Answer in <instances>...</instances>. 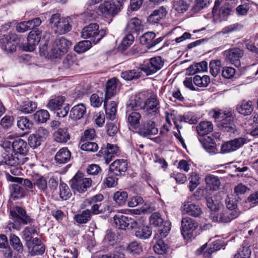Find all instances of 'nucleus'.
Masks as SVG:
<instances>
[{"mask_svg":"<svg viewBox=\"0 0 258 258\" xmlns=\"http://www.w3.org/2000/svg\"><path fill=\"white\" fill-rule=\"evenodd\" d=\"M69 18H61L59 14H53L49 19L51 28L56 34H64L72 29Z\"/></svg>","mask_w":258,"mask_h":258,"instance_id":"nucleus-1","label":"nucleus"},{"mask_svg":"<svg viewBox=\"0 0 258 258\" xmlns=\"http://www.w3.org/2000/svg\"><path fill=\"white\" fill-rule=\"evenodd\" d=\"M91 178L84 177L82 172H78L70 181V185L72 189L79 193L85 192L92 185Z\"/></svg>","mask_w":258,"mask_h":258,"instance_id":"nucleus-2","label":"nucleus"},{"mask_svg":"<svg viewBox=\"0 0 258 258\" xmlns=\"http://www.w3.org/2000/svg\"><path fill=\"white\" fill-rule=\"evenodd\" d=\"M72 42L63 37L55 39L52 44L50 56L55 58H60L68 51Z\"/></svg>","mask_w":258,"mask_h":258,"instance_id":"nucleus-3","label":"nucleus"},{"mask_svg":"<svg viewBox=\"0 0 258 258\" xmlns=\"http://www.w3.org/2000/svg\"><path fill=\"white\" fill-rule=\"evenodd\" d=\"M105 35L103 29L99 30V25L92 23L84 27L81 32L82 37L85 39L90 38L94 43H98Z\"/></svg>","mask_w":258,"mask_h":258,"instance_id":"nucleus-4","label":"nucleus"},{"mask_svg":"<svg viewBox=\"0 0 258 258\" xmlns=\"http://www.w3.org/2000/svg\"><path fill=\"white\" fill-rule=\"evenodd\" d=\"M112 225L115 227L125 230L126 228L133 229L136 228L140 222L137 220V217H129L124 215H115L112 221Z\"/></svg>","mask_w":258,"mask_h":258,"instance_id":"nucleus-5","label":"nucleus"},{"mask_svg":"<svg viewBox=\"0 0 258 258\" xmlns=\"http://www.w3.org/2000/svg\"><path fill=\"white\" fill-rule=\"evenodd\" d=\"M239 215L238 210H224L220 213L212 212L210 215V218L215 222L228 223L232 219L237 218Z\"/></svg>","mask_w":258,"mask_h":258,"instance_id":"nucleus-6","label":"nucleus"},{"mask_svg":"<svg viewBox=\"0 0 258 258\" xmlns=\"http://www.w3.org/2000/svg\"><path fill=\"white\" fill-rule=\"evenodd\" d=\"M249 140L245 137L235 138L224 143L221 146V152L223 153L235 151L247 144Z\"/></svg>","mask_w":258,"mask_h":258,"instance_id":"nucleus-7","label":"nucleus"},{"mask_svg":"<svg viewBox=\"0 0 258 258\" xmlns=\"http://www.w3.org/2000/svg\"><path fill=\"white\" fill-rule=\"evenodd\" d=\"M198 223L189 217H184L181 221V232L184 239H189L194 236V232L198 228Z\"/></svg>","mask_w":258,"mask_h":258,"instance_id":"nucleus-8","label":"nucleus"},{"mask_svg":"<svg viewBox=\"0 0 258 258\" xmlns=\"http://www.w3.org/2000/svg\"><path fill=\"white\" fill-rule=\"evenodd\" d=\"M19 42L20 38L15 34L5 35L0 38V45L2 48L8 52L15 51L16 49V44Z\"/></svg>","mask_w":258,"mask_h":258,"instance_id":"nucleus-9","label":"nucleus"},{"mask_svg":"<svg viewBox=\"0 0 258 258\" xmlns=\"http://www.w3.org/2000/svg\"><path fill=\"white\" fill-rule=\"evenodd\" d=\"M49 135L48 131L43 127H39L35 133L30 135L28 138L29 145L35 149L40 146L42 142Z\"/></svg>","mask_w":258,"mask_h":258,"instance_id":"nucleus-10","label":"nucleus"},{"mask_svg":"<svg viewBox=\"0 0 258 258\" xmlns=\"http://www.w3.org/2000/svg\"><path fill=\"white\" fill-rule=\"evenodd\" d=\"M41 37V31L37 29L31 31L27 37V43L21 44V47L25 51H33L36 45L40 42Z\"/></svg>","mask_w":258,"mask_h":258,"instance_id":"nucleus-11","label":"nucleus"},{"mask_svg":"<svg viewBox=\"0 0 258 258\" xmlns=\"http://www.w3.org/2000/svg\"><path fill=\"white\" fill-rule=\"evenodd\" d=\"M170 229V228L168 227H167L164 230L159 229L158 233L155 234V238L158 240L154 246V249L156 253L159 254H163L166 252L167 245L162 240V238L167 236Z\"/></svg>","mask_w":258,"mask_h":258,"instance_id":"nucleus-12","label":"nucleus"},{"mask_svg":"<svg viewBox=\"0 0 258 258\" xmlns=\"http://www.w3.org/2000/svg\"><path fill=\"white\" fill-rule=\"evenodd\" d=\"M100 153L103 155L105 162L107 164L113 158L119 155L120 151L116 145L107 143L105 147L101 148Z\"/></svg>","mask_w":258,"mask_h":258,"instance_id":"nucleus-13","label":"nucleus"},{"mask_svg":"<svg viewBox=\"0 0 258 258\" xmlns=\"http://www.w3.org/2000/svg\"><path fill=\"white\" fill-rule=\"evenodd\" d=\"M164 64L161 57H154L150 59L149 62L147 63L142 68V70L147 75H152L160 70Z\"/></svg>","mask_w":258,"mask_h":258,"instance_id":"nucleus-14","label":"nucleus"},{"mask_svg":"<svg viewBox=\"0 0 258 258\" xmlns=\"http://www.w3.org/2000/svg\"><path fill=\"white\" fill-rule=\"evenodd\" d=\"M11 216L15 218L20 224H28L32 222V219L27 214L24 209L17 206L10 211Z\"/></svg>","mask_w":258,"mask_h":258,"instance_id":"nucleus-15","label":"nucleus"},{"mask_svg":"<svg viewBox=\"0 0 258 258\" xmlns=\"http://www.w3.org/2000/svg\"><path fill=\"white\" fill-rule=\"evenodd\" d=\"M14 153L19 157H25L29 151L27 143L22 139L15 140L12 144Z\"/></svg>","mask_w":258,"mask_h":258,"instance_id":"nucleus-16","label":"nucleus"},{"mask_svg":"<svg viewBox=\"0 0 258 258\" xmlns=\"http://www.w3.org/2000/svg\"><path fill=\"white\" fill-rule=\"evenodd\" d=\"M227 61L231 64L238 67L240 65L239 59L243 55V50L238 48H233L224 52Z\"/></svg>","mask_w":258,"mask_h":258,"instance_id":"nucleus-17","label":"nucleus"},{"mask_svg":"<svg viewBox=\"0 0 258 258\" xmlns=\"http://www.w3.org/2000/svg\"><path fill=\"white\" fill-rule=\"evenodd\" d=\"M28 159V158L19 157L15 154L10 155L4 153L1 163L10 166H16L24 164Z\"/></svg>","mask_w":258,"mask_h":258,"instance_id":"nucleus-18","label":"nucleus"},{"mask_svg":"<svg viewBox=\"0 0 258 258\" xmlns=\"http://www.w3.org/2000/svg\"><path fill=\"white\" fill-rule=\"evenodd\" d=\"M26 245L31 255H41L44 252L45 247L38 238H33V241L29 242Z\"/></svg>","mask_w":258,"mask_h":258,"instance_id":"nucleus-19","label":"nucleus"},{"mask_svg":"<svg viewBox=\"0 0 258 258\" xmlns=\"http://www.w3.org/2000/svg\"><path fill=\"white\" fill-rule=\"evenodd\" d=\"M117 7L109 2H104L98 7V12L99 15L106 17L117 14L119 11Z\"/></svg>","mask_w":258,"mask_h":258,"instance_id":"nucleus-20","label":"nucleus"},{"mask_svg":"<svg viewBox=\"0 0 258 258\" xmlns=\"http://www.w3.org/2000/svg\"><path fill=\"white\" fill-rule=\"evenodd\" d=\"M127 168V164L124 159H117L111 164L109 166L110 174L116 176L119 175L122 172H124Z\"/></svg>","mask_w":258,"mask_h":258,"instance_id":"nucleus-21","label":"nucleus"},{"mask_svg":"<svg viewBox=\"0 0 258 258\" xmlns=\"http://www.w3.org/2000/svg\"><path fill=\"white\" fill-rule=\"evenodd\" d=\"M140 133L144 137L156 135L158 130L156 127L155 123L152 120L144 122L141 126Z\"/></svg>","mask_w":258,"mask_h":258,"instance_id":"nucleus-22","label":"nucleus"},{"mask_svg":"<svg viewBox=\"0 0 258 258\" xmlns=\"http://www.w3.org/2000/svg\"><path fill=\"white\" fill-rule=\"evenodd\" d=\"M182 211L192 217H199L202 213L201 207L190 202H184L181 207Z\"/></svg>","mask_w":258,"mask_h":258,"instance_id":"nucleus-23","label":"nucleus"},{"mask_svg":"<svg viewBox=\"0 0 258 258\" xmlns=\"http://www.w3.org/2000/svg\"><path fill=\"white\" fill-rule=\"evenodd\" d=\"M137 220L140 222V224L134 228L136 229V236L143 239L149 238L152 234V230L148 226L144 225L143 221L141 219L137 218Z\"/></svg>","mask_w":258,"mask_h":258,"instance_id":"nucleus-24","label":"nucleus"},{"mask_svg":"<svg viewBox=\"0 0 258 258\" xmlns=\"http://www.w3.org/2000/svg\"><path fill=\"white\" fill-rule=\"evenodd\" d=\"M143 29L142 21L138 18L134 17L130 19L126 24V31L129 33H139Z\"/></svg>","mask_w":258,"mask_h":258,"instance_id":"nucleus-25","label":"nucleus"},{"mask_svg":"<svg viewBox=\"0 0 258 258\" xmlns=\"http://www.w3.org/2000/svg\"><path fill=\"white\" fill-rule=\"evenodd\" d=\"M167 13V10L164 7H160L158 9L154 10L148 17V22L150 24H156L164 18Z\"/></svg>","mask_w":258,"mask_h":258,"instance_id":"nucleus-26","label":"nucleus"},{"mask_svg":"<svg viewBox=\"0 0 258 258\" xmlns=\"http://www.w3.org/2000/svg\"><path fill=\"white\" fill-rule=\"evenodd\" d=\"M208 207L212 212H217L222 207L221 198L217 195L207 196L206 197Z\"/></svg>","mask_w":258,"mask_h":258,"instance_id":"nucleus-27","label":"nucleus"},{"mask_svg":"<svg viewBox=\"0 0 258 258\" xmlns=\"http://www.w3.org/2000/svg\"><path fill=\"white\" fill-rule=\"evenodd\" d=\"M174 123L177 128H181V126H180L179 123L182 121L188 122L190 124H195L198 121V118L193 115L191 113H188L183 116L178 115L175 118H172Z\"/></svg>","mask_w":258,"mask_h":258,"instance_id":"nucleus-28","label":"nucleus"},{"mask_svg":"<svg viewBox=\"0 0 258 258\" xmlns=\"http://www.w3.org/2000/svg\"><path fill=\"white\" fill-rule=\"evenodd\" d=\"M86 111L85 105L79 104L74 106L70 111V117L74 120H77L82 118Z\"/></svg>","mask_w":258,"mask_h":258,"instance_id":"nucleus-29","label":"nucleus"},{"mask_svg":"<svg viewBox=\"0 0 258 258\" xmlns=\"http://www.w3.org/2000/svg\"><path fill=\"white\" fill-rule=\"evenodd\" d=\"M206 187L211 190H217L221 184L220 180L218 177L209 174L205 177Z\"/></svg>","mask_w":258,"mask_h":258,"instance_id":"nucleus-30","label":"nucleus"},{"mask_svg":"<svg viewBox=\"0 0 258 258\" xmlns=\"http://www.w3.org/2000/svg\"><path fill=\"white\" fill-rule=\"evenodd\" d=\"M160 108V104L156 97L149 98L144 105V109L149 113H156Z\"/></svg>","mask_w":258,"mask_h":258,"instance_id":"nucleus-31","label":"nucleus"},{"mask_svg":"<svg viewBox=\"0 0 258 258\" xmlns=\"http://www.w3.org/2000/svg\"><path fill=\"white\" fill-rule=\"evenodd\" d=\"M71 152L67 149L63 148L60 149L55 156V160L57 163L64 164L70 160Z\"/></svg>","mask_w":258,"mask_h":258,"instance_id":"nucleus-32","label":"nucleus"},{"mask_svg":"<svg viewBox=\"0 0 258 258\" xmlns=\"http://www.w3.org/2000/svg\"><path fill=\"white\" fill-rule=\"evenodd\" d=\"M117 80L113 78L108 80L106 84L105 100L110 99L116 93Z\"/></svg>","mask_w":258,"mask_h":258,"instance_id":"nucleus-33","label":"nucleus"},{"mask_svg":"<svg viewBox=\"0 0 258 258\" xmlns=\"http://www.w3.org/2000/svg\"><path fill=\"white\" fill-rule=\"evenodd\" d=\"M156 35L152 32L145 33L144 35L140 37V41L141 44L146 45L147 47L150 48L156 44V41L154 38Z\"/></svg>","mask_w":258,"mask_h":258,"instance_id":"nucleus-34","label":"nucleus"},{"mask_svg":"<svg viewBox=\"0 0 258 258\" xmlns=\"http://www.w3.org/2000/svg\"><path fill=\"white\" fill-rule=\"evenodd\" d=\"M196 129L199 135L204 136L213 131V125L210 121H203L199 124Z\"/></svg>","mask_w":258,"mask_h":258,"instance_id":"nucleus-35","label":"nucleus"},{"mask_svg":"<svg viewBox=\"0 0 258 258\" xmlns=\"http://www.w3.org/2000/svg\"><path fill=\"white\" fill-rule=\"evenodd\" d=\"M65 100L66 98L64 97L58 96L49 100L46 106L50 110L55 111L57 109L63 105Z\"/></svg>","mask_w":258,"mask_h":258,"instance_id":"nucleus-36","label":"nucleus"},{"mask_svg":"<svg viewBox=\"0 0 258 258\" xmlns=\"http://www.w3.org/2000/svg\"><path fill=\"white\" fill-rule=\"evenodd\" d=\"M107 100H105L104 106L105 109V112L107 118L111 120L115 118L116 113V103L115 101H111L109 104L107 103Z\"/></svg>","mask_w":258,"mask_h":258,"instance_id":"nucleus-37","label":"nucleus"},{"mask_svg":"<svg viewBox=\"0 0 258 258\" xmlns=\"http://www.w3.org/2000/svg\"><path fill=\"white\" fill-rule=\"evenodd\" d=\"M236 110L239 113L242 115H248L253 111L252 103L250 101H243L237 105Z\"/></svg>","mask_w":258,"mask_h":258,"instance_id":"nucleus-38","label":"nucleus"},{"mask_svg":"<svg viewBox=\"0 0 258 258\" xmlns=\"http://www.w3.org/2000/svg\"><path fill=\"white\" fill-rule=\"evenodd\" d=\"M142 71V68L126 71L121 73V77L126 81L137 79L141 77Z\"/></svg>","mask_w":258,"mask_h":258,"instance_id":"nucleus-39","label":"nucleus"},{"mask_svg":"<svg viewBox=\"0 0 258 258\" xmlns=\"http://www.w3.org/2000/svg\"><path fill=\"white\" fill-rule=\"evenodd\" d=\"M199 141L203 148L209 153H214L216 150L215 144L210 137H201Z\"/></svg>","mask_w":258,"mask_h":258,"instance_id":"nucleus-40","label":"nucleus"},{"mask_svg":"<svg viewBox=\"0 0 258 258\" xmlns=\"http://www.w3.org/2000/svg\"><path fill=\"white\" fill-rule=\"evenodd\" d=\"M33 184L34 187H37L41 192L46 193L48 190L47 179L42 176H39L34 178Z\"/></svg>","mask_w":258,"mask_h":258,"instance_id":"nucleus-41","label":"nucleus"},{"mask_svg":"<svg viewBox=\"0 0 258 258\" xmlns=\"http://www.w3.org/2000/svg\"><path fill=\"white\" fill-rule=\"evenodd\" d=\"M54 140L59 143H66L70 139V135L67 128H59L54 133Z\"/></svg>","mask_w":258,"mask_h":258,"instance_id":"nucleus-42","label":"nucleus"},{"mask_svg":"<svg viewBox=\"0 0 258 258\" xmlns=\"http://www.w3.org/2000/svg\"><path fill=\"white\" fill-rule=\"evenodd\" d=\"M252 5H255V4L251 1L247 0L244 2L242 4L236 7V14L239 16H246Z\"/></svg>","mask_w":258,"mask_h":258,"instance_id":"nucleus-43","label":"nucleus"},{"mask_svg":"<svg viewBox=\"0 0 258 258\" xmlns=\"http://www.w3.org/2000/svg\"><path fill=\"white\" fill-rule=\"evenodd\" d=\"M11 196L14 200L22 198L25 196L24 190L19 184H13L11 186Z\"/></svg>","mask_w":258,"mask_h":258,"instance_id":"nucleus-44","label":"nucleus"},{"mask_svg":"<svg viewBox=\"0 0 258 258\" xmlns=\"http://www.w3.org/2000/svg\"><path fill=\"white\" fill-rule=\"evenodd\" d=\"M38 234V232L35 227L33 226L25 227L23 231V239L26 241V245L29 242L33 241V235Z\"/></svg>","mask_w":258,"mask_h":258,"instance_id":"nucleus-45","label":"nucleus"},{"mask_svg":"<svg viewBox=\"0 0 258 258\" xmlns=\"http://www.w3.org/2000/svg\"><path fill=\"white\" fill-rule=\"evenodd\" d=\"M91 217V212L89 209L83 211L81 213L76 215L74 219L79 224L87 223Z\"/></svg>","mask_w":258,"mask_h":258,"instance_id":"nucleus-46","label":"nucleus"},{"mask_svg":"<svg viewBox=\"0 0 258 258\" xmlns=\"http://www.w3.org/2000/svg\"><path fill=\"white\" fill-rule=\"evenodd\" d=\"M77 65L75 57L70 54H68L62 61L63 69L66 70L76 69Z\"/></svg>","mask_w":258,"mask_h":258,"instance_id":"nucleus-47","label":"nucleus"},{"mask_svg":"<svg viewBox=\"0 0 258 258\" xmlns=\"http://www.w3.org/2000/svg\"><path fill=\"white\" fill-rule=\"evenodd\" d=\"M33 116L34 120L38 123L45 122L49 118V112L44 109L38 110Z\"/></svg>","mask_w":258,"mask_h":258,"instance_id":"nucleus-48","label":"nucleus"},{"mask_svg":"<svg viewBox=\"0 0 258 258\" xmlns=\"http://www.w3.org/2000/svg\"><path fill=\"white\" fill-rule=\"evenodd\" d=\"M193 82L195 85L200 87H205L210 82V77L207 75L201 76L196 75L193 79Z\"/></svg>","mask_w":258,"mask_h":258,"instance_id":"nucleus-49","label":"nucleus"},{"mask_svg":"<svg viewBox=\"0 0 258 258\" xmlns=\"http://www.w3.org/2000/svg\"><path fill=\"white\" fill-rule=\"evenodd\" d=\"M17 126L21 130L25 131L31 128L33 123L27 117L20 116L17 118Z\"/></svg>","mask_w":258,"mask_h":258,"instance_id":"nucleus-50","label":"nucleus"},{"mask_svg":"<svg viewBox=\"0 0 258 258\" xmlns=\"http://www.w3.org/2000/svg\"><path fill=\"white\" fill-rule=\"evenodd\" d=\"M92 47L91 41L84 40L79 42L74 47L75 51L78 53H81L84 52L89 49Z\"/></svg>","mask_w":258,"mask_h":258,"instance_id":"nucleus-51","label":"nucleus"},{"mask_svg":"<svg viewBox=\"0 0 258 258\" xmlns=\"http://www.w3.org/2000/svg\"><path fill=\"white\" fill-rule=\"evenodd\" d=\"M212 0H196L192 10L195 13L208 8L211 4Z\"/></svg>","mask_w":258,"mask_h":258,"instance_id":"nucleus-52","label":"nucleus"},{"mask_svg":"<svg viewBox=\"0 0 258 258\" xmlns=\"http://www.w3.org/2000/svg\"><path fill=\"white\" fill-rule=\"evenodd\" d=\"M141 115L139 112H132L128 117V122L134 128H137L140 125Z\"/></svg>","mask_w":258,"mask_h":258,"instance_id":"nucleus-53","label":"nucleus"},{"mask_svg":"<svg viewBox=\"0 0 258 258\" xmlns=\"http://www.w3.org/2000/svg\"><path fill=\"white\" fill-rule=\"evenodd\" d=\"M37 108V103L32 101H25L20 106V110L24 113H31Z\"/></svg>","mask_w":258,"mask_h":258,"instance_id":"nucleus-54","label":"nucleus"},{"mask_svg":"<svg viewBox=\"0 0 258 258\" xmlns=\"http://www.w3.org/2000/svg\"><path fill=\"white\" fill-rule=\"evenodd\" d=\"M10 244L13 248L18 251L22 252L23 250V246L19 238L16 235L12 234L10 236Z\"/></svg>","mask_w":258,"mask_h":258,"instance_id":"nucleus-55","label":"nucleus"},{"mask_svg":"<svg viewBox=\"0 0 258 258\" xmlns=\"http://www.w3.org/2000/svg\"><path fill=\"white\" fill-rule=\"evenodd\" d=\"M127 199V194L125 191H116L114 193L113 199L118 205H123Z\"/></svg>","mask_w":258,"mask_h":258,"instance_id":"nucleus-56","label":"nucleus"},{"mask_svg":"<svg viewBox=\"0 0 258 258\" xmlns=\"http://www.w3.org/2000/svg\"><path fill=\"white\" fill-rule=\"evenodd\" d=\"M80 145L82 150L88 152H94L97 151L98 149V145L95 142H88V141L83 142L80 141Z\"/></svg>","mask_w":258,"mask_h":258,"instance_id":"nucleus-57","label":"nucleus"},{"mask_svg":"<svg viewBox=\"0 0 258 258\" xmlns=\"http://www.w3.org/2000/svg\"><path fill=\"white\" fill-rule=\"evenodd\" d=\"M251 251L248 246H242L234 255L233 258H249Z\"/></svg>","mask_w":258,"mask_h":258,"instance_id":"nucleus-58","label":"nucleus"},{"mask_svg":"<svg viewBox=\"0 0 258 258\" xmlns=\"http://www.w3.org/2000/svg\"><path fill=\"white\" fill-rule=\"evenodd\" d=\"M221 62L219 60H213L209 64L210 74L216 77L220 73L221 68Z\"/></svg>","mask_w":258,"mask_h":258,"instance_id":"nucleus-59","label":"nucleus"},{"mask_svg":"<svg viewBox=\"0 0 258 258\" xmlns=\"http://www.w3.org/2000/svg\"><path fill=\"white\" fill-rule=\"evenodd\" d=\"M134 37L132 34L130 33L126 35L122 40L119 48L123 51L126 50L134 41Z\"/></svg>","mask_w":258,"mask_h":258,"instance_id":"nucleus-60","label":"nucleus"},{"mask_svg":"<svg viewBox=\"0 0 258 258\" xmlns=\"http://www.w3.org/2000/svg\"><path fill=\"white\" fill-rule=\"evenodd\" d=\"M173 8L178 13H183L188 10L189 5L184 0H178L174 2Z\"/></svg>","mask_w":258,"mask_h":258,"instance_id":"nucleus-61","label":"nucleus"},{"mask_svg":"<svg viewBox=\"0 0 258 258\" xmlns=\"http://www.w3.org/2000/svg\"><path fill=\"white\" fill-rule=\"evenodd\" d=\"M60 197L64 200H67L72 196V194L68 186L64 183H61L59 185Z\"/></svg>","mask_w":258,"mask_h":258,"instance_id":"nucleus-62","label":"nucleus"},{"mask_svg":"<svg viewBox=\"0 0 258 258\" xmlns=\"http://www.w3.org/2000/svg\"><path fill=\"white\" fill-rule=\"evenodd\" d=\"M190 184L189 185V189L191 191L200 184V177L196 172H192L189 177Z\"/></svg>","mask_w":258,"mask_h":258,"instance_id":"nucleus-63","label":"nucleus"},{"mask_svg":"<svg viewBox=\"0 0 258 258\" xmlns=\"http://www.w3.org/2000/svg\"><path fill=\"white\" fill-rule=\"evenodd\" d=\"M163 220L161 217L160 214L158 212L152 214L150 218V223L151 225L155 227H158L162 225Z\"/></svg>","mask_w":258,"mask_h":258,"instance_id":"nucleus-64","label":"nucleus"}]
</instances>
